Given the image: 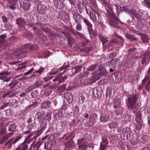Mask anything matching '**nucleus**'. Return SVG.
I'll return each instance as SVG.
<instances>
[{"label": "nucleus", "mask_w": 150, "mask_h": 150, "mask_svg": "<svg viewBox=\"0 0 150 150\" xmlns=\"http://www.w3.org/2000/svg\"><path fill=\"white\" fill-rule=\"evenodd\" d=\"M117 56V54L115 52H113L110 53L109 55L110 58H112L113 57H115Z\"/></svg>", "instance_id": "63"}, {"label": "nucleus", "mask_w": 150, "mask_h": 150, "mask_svg": "<svg viewBox=\"0 0 150 150\" xmlns=\"http://www.w3.org/2000/svg\"><path fill=\"white\" fill-rule=\"evenodd\" d=\"M99 38L100 41L102 42L103 45L108 41V40L106 38L103 36L99 35Z\"/></svg>", "instance_id": "34"}, {"label": "nucleus", "mask_w": 150, "mask_h": 150, "mask_svg": "<svg viewBox=\"0 0 150 150\" xmlns=\"http://www.w3.org/2000/svg\"><path fill=\"white\" fill-rule=\"evenodd\" d=\"M56 142L54 140H51L49 141L48 142H45L44 148L45 149L50 150L52 147L56 145Z\"/></svg>", "instance_id": "9"}, {"label": "nucleus", "mask_w": 150, "mask_h": 150, "mask_svg": "<svg viewBox=\"0 0 150 150\" xmlns=\"http://www.w3.org/2000/svg\"><path fill=\"white\" fill-rule=\"evenodd\" d=\"M141 63L144 66L148 65L150 61V50L147 49L143 54L141 58Z\"/></svg>", "instance_id": "3"}, {"label": "nucleus", "mask_w": 150, "mask_h": 150, "mask_svg": "<svg viewBox=\"0 0 150 150\" xmlns=\"http://www.w3.org/2000/svg\"><path fill=\"white\" fill-rule=\"evenodd\" d=\"M9 17L8 18L5 16H2L3 21L4 23H6L8 21Z\"/></svg>", "instance_id": "54"}, {"label": "nucleus", "mask_w": 150, "mask_h": 150, "mask_svg": "<svg viewBox=\"0 0 150 150\" xmlns=\"http://www.w3.org/2000/svg\"><path fill=\"white\" fill-rule=\"evenodd\" d=\"M110 116L109 115L103 113L101 115L100 117V120L102 122H107L109 120Z\"/></svg>", "instance_id": "21"}, {"label": "nucleus", "mask_w": 150, "mask_h": 150, "mask_svg": "<svg viewBox=\"0 0 150 150\" xmlns=\"http://www.w3.org/2000/svg\"><path fill=\"white\" fill-rule=\"evenodd\" d=\"M89 15L90 18L94 22L98 21L99 19L98 13L91 7H90Z\"/></svg>", "instance_id": "5"}, {"label": "nucleus", "mask_w": 150, "mask_h": 150, "mask_svg": "<svg viewBox=\"0 0 150 150\" xmlns=\"http://www.w3.org/2000/svg\"><path fill=\"white\" fill-rule=\"evenodd\" d=\"M47 125V123L45 121L43 122L42 124H41L40 125V127H41V130H42L44 129L45 128Z\"/></svg>", "instance_id": "56"}, {"label": "nucleus", "mask_w": 150, "mask_h": 150, "mask_svg": "<svg viewBox=\"0 0 150 150\" xmlns=\"http://www.w3.org/2000/svg\"><path fill=\"white\" fill-rule=\"evenodd\" d=\"M78 8L79 13H82L86 8V6L83 3L79 2L77 5Z\"/></svg>", "instance_id": "13"}, {"label": "nucleus", "mask_w": 150, "mask_h": 150, "mask_svg": "<svg viewBox=\"0 0 150 150\" xmlns=\"http://www.w3.org/2000/svg\"><path fill=\"white\" fill-rule=\"evenodd\" d=\"M109 128L110 129H112L117 127V124L116 122H112L108 124Z\"/></svg>", "instance_id": "37"}, {"label": "nucleus", "mask_w": 150, "mask_h": 150, "mask_svg": "<svg viewBox=\"0 0 150 150\" xmlns=\"http://www.w3.org/2000/svg\"><path fill=\"white\" fill-rule=\"evenodd\" d=\"M11 74L7 71H3L0 72V76H2L4 78Z\"/></svg>", "instance_id": "35"}, {"label": "nucleus", "mask_w": 150, "mask_h": 150, "mask_svg": "<svg viewBox=\"0 0 150 150\" xmlns=\"http://www.w3.org/2000/svg\"><path fill=\"white\" fill-rule=\"evenodd\" d=\"M98 70L100 71V73L103 75L105 76L107 75L108 72L106 71V69L105 68H103L100 69H99Z\"/></svg>", "instance_id": "42"}, {"label": "nucleus", "mask_w": 150, "mask_h": 150, "mask_svg": "<svg viewBox=\"0 0 150 150\" xmlns=\"http://www.w3.org/2000/svg\"><path fill=\"white\" fill-rule=\"evenodd\" d=\"M101 91L97 88H95L93 89V94L96 98L101 96Z\"/></svg>", "instance_id": "19"}, {"label": "nucleus", "mask_w": 150, "mask_h": 150, "mask_svg": "<svg viewBox=\"0 0 150 150\" xmlns=\"http://www.w3.org/2000/svg\"><path fill=\"white\" fill-rule=\"evenodd\" d=\"M75 39L73 37H68V42L69 45H71L74 41Z\"/></svg>", "instance_id": "55"}, {"label": "nucleus", "mask_w": 150, "mask_h": 150, "mask_svg": "<svg viewBox=\"0 0 150 150\" xmlns=\"http://www.w3.org/2000/svg\"><path fill=\"white\" fill-rule=\"evenodd\" d=\"M45 114V113L44 111H41L40 112H38L36 113V115L38 116V118H40L43 117Z\"/></svg>", "instance_id": "40"}, {"label": "nucleus", "mask_w": 150, "mask_h": 150, "mask_svg": "<svg viewBox=\"0 0 150 150\" xmlns=\"http://www.w3.org/2000/svg\"><path fill=\"white\" fill-rule=\"evenodd\" d=\"M13 139V138L10 139L4 144L5 146H8L7 148L8 149L11 148L12 147V142Z\"/></svg>", "instance_id": "31"}, {"label": "nucleus", "mask_w": 150, "mask_h": 150, "mask_svg": "<svg viewBox=\"0 0 150 150\" xmlns=\"http://www.w3.org/2000/svg\"><path fill=\"white\" fill-rule=\"evenodd\" d=\"M68 78V77L67 76L61 77L60 75L56 76L55 78L53 79V81H55L58 80L59 83L64 81L66 79Z\"/></svg>", "instance_id": "18"}, {"label": "nucleus", "mask_w": 150, "mask_h": 150, "mask_svg": "<svg viewBox=\"0 0 150 150\" xmlns=\"http://www.w3.org/2000/svg\"><path fill=\"white\" fill-rule=\"evenodd\" d=\"M125 36L127 38L131 41H136L137 40V38L135 37L134 36L132 35H130L127 33H126L125 34Z\"/></svg>", "instance_id": "27"}, {"label": "nucleus", "mask_w": 150, "mask_h": 150, "mask_svg": "<svg viewBox=\"0 0 150 150\" xmlns=\"http://www.w3.org/2000/svg\"><path fill=\"white\" fill-rule=\"evenodd\" d=\"M4 27L5 29L4 30H11L12 28V25L10 24L7 23L6 24Z\"/></svg>", "instance_id": "44"}, {"label": "nucleus", "mask_w": 150, "mask_h": 150, "mask_svg": "<svg viewBox=\"0 0 150 150\" xmlns=\"http://www.w3.org/2000/svg\"><path fill=\"white\" fill-rule=\"evenodd\" d=\"M79 23H76L77 25L76 27V29L77 30L81 31L82 30V25Z\"/></svg>", "instance_id": "52"}, {"label": "nucleus", "mask_w": 150, "mask_h": 150, "mask_svg": "<svg viewBox=\"0 0 150 150\" xmlns=\"http://www.w3.org/2000/svg\"><path fill=\"white\" fill-rule=\"evenodd\" d=\"M13 133H9L2 137L0 139V144H3L12 135Z\"/></svg>", "instance_id": "12"}, {"label": "nucleus", "mask_w": 150, "mask_h": 150, "mask_svg": "<svg viewBox=\"0 0 150 150\" xmlns=\"http://www.w3.org/2000/svg\"><path fill=\"white\" fill-rule=\"evenodd\" d=\"M90 41L88 40H87L83 42L81 44V45L83 47H84L86 46L87 44Z\"/></svg>", "instance_id": "61"}, {"label": "nucleus", "mask_w": 150, "mask_h": 150, "mask_svg": "<svg viewBox=\"0 0 150 150\" xmlns=\"http://www.w3.org/2000/svg\"><path fill=\"white\" fill-rule=\"evenodd\" d=\"M50 25L48 24H45L44 27L42 28V30L46 33H49L50 28Z\"/></svg>", "instance_id": "33"}, {"label": "nucleus", "mask_w": 150, "mask_h": 150, "mask_svg": "<svg viewBox=\"0 0 150 150\" xmlns=\"http://www.w3.org/2000/svg\"><path fill=\"white\" fill-rule=\"evenodd\" d=\"M123 109L122 108H120L119 110L115 111V113L117 115H121L123 113Z\"/></svg>", "instance_id": "51"}, {"label": "nucleus", "mask_w": 150, "mask_h": 150, "mask_svg": "<svg viewBox=\"0 0 150 150\" xmlns=\"http://www.w3.org/2000/svg\"><path fill=\"white\" fill-rule=\"evenodd\" d=\"M144 27L143 24L141 23H140L138 24L137 25V27L138 29L139 30H142Z\"/></svg>", "instance_id": "59"}, {"label": "nucleus", "mask_w": 150, "mask_h": 150, "mask_svg": "<svg viewBox=\"0 0 150 150\" xmlns=\"http://www.w3.org/2000/svg\"><path fill=\"white\" fill-rule=\"evenodd\" d=\"M148 79H146L145 77L142 80V83L138 86V89L139 90H142L145 86V84L146 82L147 81Z\"/></svg>", "instance_id": "32"}, {"label": "nucleus", "mask_w": 150, "mask_h": 150, "mask_svg": "<svg viewBox=\"0 0 150 150\" xmlns=\"http://www.w3.org/2000/svg\"><path fill=\"white\" fill-rule=\"evenodd\" d=\"M113 105L114 108H116L120 107L121 105V103L119 100L116 99L114 101Z\"/></svg>", "instance_id": "29"}, {"label": "nucleus", "mask_w": 150, "mask_h": 150, "mask_svg": "<svg viewBox=\"0 0 150 150\" xmlns=\"http://www.w3.org/2000/svg\"><path fill=\"white\" fill-rule=\"evenodd\" d=\"M51 102L48 100L43 102L41 104V107L42 109H45L48 108L50 105Z\"/></svg>", "instance_id": "25"}, {"label": "nucleus", "mask_w": 150, "mask_h": 150, "mask_svg": "<svg viewBox=\"0 0 150 150\" xmlns=\"http://www.w3.org/2000/svg\"><path fill=\"white\" fill-rule=\"evenodd\" d=\"M31 96L33 98H35L38 95V90L33 91L31 93Z\"/></svg>", "instance_id": "46"}, {"label": "nucleus", "mask_w": 150, "mask_h": 150, "mask_svg": "<svg viewBox=\"0 0 150 150\" xmlns=\"http://www.w3.org/2000/svg\"><path fill=\"white\" fill-rule=\"evenodd\" d=\"M119 60L115 58L109 61L108 63H107V65L110 67V70L111 72L113 71L115 68V64H117L119 62H118Z\"/></svg>", "instance_id": "7"}, {"label": "nucleus", "mask_w": 150, "mask_h": 150, "mask_svg": "<svg viewBox=\"0 0 150 150\" xmlns=\"http://www.w3.org/2000/svg\"><path fill=\"white\" fill-rule=\"evenodd\" d=\"M84 23L86 24L87 26V28L89 34L91 38H92V35L94 36V33L93 29V25L91 22L88 19L84 18H83Z\"/></svg>", "instance_id": "4"}, {"label": "nucleus", "mask_w": 150, "mask_h": 150, "mask_svg": "<svg viewBox=\"0 0 150 150\" xmlns=\"http://www.w3.org/2000/svg\"><path fill=\"white\" fill-rule=\"evenodd\" d=\"M44 68L41 67L38 70H35V71H36V73H38L39 74H41L44 71Z\"/></svg>", "instance_id": "57"}, {"label": "nucleus", "mask_w": 150, "mask_h": 150, "mask_svg": "<svg viewBox=\"0 0 150 150\" xmlns=\"http://www.w3.org/2000/svg\"><path fill=\"white\" fill-rule=\"evenodd\" d=\"M91 5L95 8H97L98 6L96 1L95 0H93L91 2Z\"/></svg>", "instance_id": "53"}, {"label": "nucleus", "mask_w": 150, "mask_h": 150, "mask_svg": "<svg viewBox=\"0 0 150 150\" xmlns=\"http://www.w3.org/2000/svg\"><path fill=\"white\" fill-rule=\"evenodd\" d=\"M9 103H6L1 105L0 107V109H3L8 106L9 105Z\"/></svg>", "instance_id": "62"}, {"label": "nucleus", "mask_w": 150, "mask_h": 150, "mask_svg": "<svg viewBox=\"0 0 150 150\" xmlns=\"http://www.w3.org/2000/svg\"><path fill=\"white\" fill-rule=\"evenodd\" d=\"M40 146V145H38L37 142L35 144H31L29 149V150H31L32 149L33 147V150H38Z\"/></svg>", "instance_id": "30"}, {"label": "nucleus", "mask_w": 150, "mask_h": 150, "mask_svg": "<svg viewBox=\"0 0 150 150\" xmlns=\"http://www.w3.org/2000/svg\"><path fill=\"white\" fill-rule=\"evenodd\" d=\"M144 5L145 7L150 10V1L144 4Z\"/></svg>", "instance_id": "64"}, {"label": "nucleus", "mask_w": 150, "mask_h": 150, "mask_svg": "<svg viewBox=\"0 0 150 150\" xmlns=\"http://www.w3.org/2000/svg\"><path fill=\"white\" fill-rule=\"evenodd\" d=\"M95 119H93L92 118H89V121L88 122V126L91 127L95 123Z\"/></svg>", "instance_id": "43"}, {"label": "nucleus", "mask_w": 150, "mask_h": 150, "mask_svg": "<svg viewBox=\"0 0 150 150\" xmlns=\"http://www.w3.org/2000/svg\"><path fill=\"white\" fill-rule=\"evenodd\" d=\"M20 146L22 150H27L28 147V145L26 143H23Z\"/></svg>", "instance_id": "47"}, {"label": "nucleus", "mask_w": 150, "mask_h": 150, "mask_svg": "<svg viewBox=\"0 0 150 150\" xmlns=\"http://www.w3.org/2000/svg\"><path fill=\"white\" fill-rule=\"evenodd\" d=\"M56 4L57 8L60 9H62L64 8L63 3L61 2V1H59L58 3L55 4V5Z\"/></svg>", "instance_id": "38"}, {"label": "nucleus", "mask_w": 150, "mask_h": 150, "mask_svg": "<svg viewBox=\"0 0 150 150\" xmlns=\"http://www.w3.org/2000/svg\"><path fill=\"white\" fill-rule=\"evenodd\" d=\"M88 74V72L87 71H85L83 73H81L80 74L79 76L81 78H85L87 76Z\"/></svg>", "instance_id": "50"}, {"label": "nucleus", "mask_w": 150, "mask_h": 150, "mask_svg": "<svg viewBox=\"0 0 150 150\" xmlns=\"http://www.w3.org/2000/svg\"><path fill=\"white\" fill-rule=\"evenodd\" d=\"M98 64L97 62H96L94 64L91 65L87 68V70L90 71L94 70L98 67Z\"/></svg>", "instance_id": "23"}, {"label": "nucleus", "mask_w": 150, "mask_h": 150, "mask_svg": "<svg viewBox=\"0 0 150 150\" xmlns=\"http://www.w3.org/2000/svg\"><path fill=\"white\" fill-rule=\"evenodd\" d=\"M35 87L34 86V85H32L29 86L28 88H26L25 91L27 92H29L30 91H32L34 88H35Z\"/></svg>", "instance_id": "49"}, {"label": "nucleus", "mask_w": 150, "mask_h": 150, "mask_svg": "<svg viewBox=\"0 0 150 150\" xmlns=\"http://www.w3.org/2000/svg\"><path fill=\"white\" fill-rule=\"evenodd\" d=\"M44 82V81L43 80L40 79L35 82L33 85L35 88H38L39 86L42 85Z\"/></svg>", "instance_id": "28"}, {"label": "nucleus", "mask_w": 150, "mask_h": 150, "mask_svg": "<svg viewBox=\"0 0 150 150\" xmlns=\"http://www.w3.org/2000/svg\"><path fill=\"white\" fill-rule=\"evenodd\" d=\"M73 18L76 23H80V19L82 18V16L78 13H74L73 14Z\"/></svg>", "instance_id": "22"}, {"label": "nucleus", "mask_w": 150, "mask_h": 150, "mask_svg": "<svg viewBox=\"0 0 150 150\" xmlns=\"http://www.w3.org/2000/svg\"><path fill=\"white\" fill-rule=\"evenodd\" d=\"M23 48L24 50H26V52H27V50H33L34 49V47L33 45L30 44H27L24 45Z\"/></svg>", "instance_id": "24"}, {"label": "nucleus", "mask_w": 150, "mask_h": 150, "mask_svg": "<svg viewBox=\"0 0 150 150\" xmlns=\"http://www.w3.org/2000/svg\"><path fill=\"white\" fill-rule=\"evenodd\" d=\"M65 98L67 100L69 103H71L73 100V96L72 94L70 93H65L64 94Z\"/></svg>", "instance_id": "16"}, {"label": "nucleus", "mask_w": 150, "mask_h": 150, "mask_svg": "<svg viewBox=\"0 0 150 150\" xmlns=\"http://www.w3.org/2000/svg\"><path fill=\"white\" fill-rule=\"evenodd\" d=\"M78 143L79 144V149H86L87 146L84 142V139H80L78 140Z\"/></svg>", "instance_id": "11"}, {"label": "nucleus", "mask_w": 150, "mask_h": 150, "mask_svg": "<svg viewBox=\"0 0 150 150\" xmlns=\"http://www.w3.org/2000/svg\"><path fill=\"white\" fill-rule=\"evenodd\" d=\"M16 23L18 26L23 28L26 25V22L22 18H18L16 20Z\"/></svg>", "instance_id": "15"}, {"label": "nucleus", "mask_w": 150, "mask_h": 150, "mask_svg": "<svg viewBox=\"0 0 150 150\" xmlns=\"http://www.w3.org/2000/svg\"><path fill=\"white\" fill-rule=\"evenodd\" d=\"M16 126L14 124H11L8 127V131H14L16 129Z\"/></svg>", "instance_id": "36"}, {"label": "nucleus", "mask_w": 150, "mask_h": 150, "mask_svg": "<svg viewBox=\"0 0 150 150\" xmlns=\"http://www.w3.org/2000/svg\"><path fill=\"white\" fill-rule=\"evenodd\" d=\"M71 33H72V34L75 36H77L78 35L81 38L84 39H86V35L80 33L75 30H72L71 31Z\"/></svg>", "instance_id": "20"}, {"label": "nucleus", "mask_w": 150, "mask_h": 150, "mask_svg": "<svg viewBox=\"0 0 150 150\" xmlns=\"http://www.w3.org/2000/svg\"><path fill=\"white\" fill-rule=\"evenodd\" d=\"M130 143L133 145H136L137 143V140L136 137H133L130 140Z\"/></svg>", "instance_id": "48"}, {"label": "nucleus", "mask_w": 150, "mask_h": 150, "mask_svg": "<svg viewBox=\"0 0 150 150\" xmlns=\"http://www.w3.org/2000/svg\"><path fill=\"white\" fill-rule=\"evenodd\" d=\"M86 98L83 95L80 96L79 98V101L83 103L84 101L85 100Z\"/></svg>", "instance_id": "60"}, {"label": "nucleus", "mask_w": 150, "mask_h": 150, "mask_svg": "<svg viewBox=\"0 0 150 150\" xmlns=\"http://www.w3.org/2000/svg\"><path fill=\"white\" fill-rule=\"evenodd\" d=\"M149 79V81L146 84L145 89L146 91L149 92L150 91V78Z\"/></svg>", "instance_id": "45"}, {"label": "nucleus", "mask_w": 150, "mask_h": 150, "mask_svg": "<svg viewBox=\"0 0 150 150\" xmlns=\"http://www.w3.org/2000/svg\"><path fill=\"white\" fill-rule=\"evenodd\" d=\"M122 134L123 135V138L122 139V135L121 134H120V136L121 139L122 140H128L129 139H130V135L128 134L127 132H125V133H122Z\"/></svg>", "instance_id": "26"}, {"label": "nucleus", "mask_w": 150, "mask_h": 150, "mask_svg": "<svg viewBox=\"0 0 150 150\" xmlns=\"http://www.w3.org/2000/svg\"><path fill=\"white\" fill-rule=\"evenodd\" d=\"M102 142L100 143L99 150H105L108 146V141L106 136L102 137Z\"/></svg>", "instance_id": "6"}, {"label": "nucleus", "mask_w": 150, "mask_h": 150, "mask_svg": "<svg viewBox=\"0 0 150 150\" xmlns=\"http://www.w3.org/2000/svg\"><path fill=\"white\" fill-rule=\"evenodd\" d=\"M52 90L51 88H49V90H46L45 95L46 96H49L52 92Z\"/></svg>", "instance_id": "58"}, {"label": "nucleus", "mask_w": 150, "mask_h": 150, "mask_svg": "<svg viewBox=\"0 0 150 150\" xmlns=\"http://www.w3.org/2000/svg\"><path fill=\"white\" fill-rule=\"evenodd\" d=\"M122 23L116 17H114L110 20L109 21V24L114 27H116L117 26L119 23Z\"/></svg>", "instance_id": "8"}, {"label": "nucleus", "mask_w": 150, "mask_h": 150, "mask_svg": "<svg viewBox=\"0 0 150 150\" xmlns=\"http://www.w3.org/2000/svg\"><path fill=\"white\" fill-rule=\"evenodd\" d=\"M128 102L127 105L128 109L134 111L137 110L136 103L137 101V95L133 94L131 95H127Z\"/></svg>", "instance_id": "1"}, {"label": "nucleus", "mask_w": 150, "mask_h": 150, "mask_svg": "<svg viewBox=\"0 0 150 150\" xmlns=\"http://www.w3.org/2000/svg\"><path fill=\"white\" fill-rule=\"evenodd\" d=\"M82 67V66H78L73 67L70 70V71H71V73L70 72L69 74L71 75L76 74L81 70Z\"/></svg>", "instance_id": "10"}, {"label": "nucleus", "mask_w": 150, "mask_h": 150, "mask_svg": "<svg viewBox=\"0 0 150 150\" xmlns=\"http://www.w3.org/2000/svg\"><path fill=\"white\" fill-rule=\"evenodd\" d=\"M16 85L17 83L15 82H12L10 83L8 85V86L10 87V90L3 95V97L12 98L15 96L17 93L16 92V90L17 88L16 87Z\"/></svg>", "instance_id": "2"}, {"label": "nucleus", "mask_w": 150, "mask_h": 150, "mask_svg": "<svg viewBox=\"0 0 150 150\" xmlns=\"http://www.w3.org/2000/svg\"><path fill=\"white\" fill-rule=\"evenodd\" d=\"M137 122L138 123L136 125L135 128L136 129L139 130L141 129L142 125L139 120L137 119Z\"/></svg>", "instance_id": "39"}, {"label": "nucleus", "mask_w": 150, "mask_h": 150, "mask_svg": "<svg viewBox=\"0 0 150 150\" xmlns=\"http://www.w3.org/2000/svg\"><path fill=\"white\" fill-rule=\"evenodd\" d=\"M141 38L142 42L144 44H147L149 43V41L150 40V38L149 36L146 34H144L143 33L141 34Z\"/></svg>", "instance_id": "14"}, {"label": "nucleus", "mask_w": 150, "mask_h": 150, "mask_svg": "<svg viewBox=\"0 0 150 150\" xmlns=\"http://www.w3.org/2000/svg\"><path fill=\"white\" fill-rule=\"evenodd\" d=\"M112 89L110 88H107L106 91V97L109 96L110 97L112 94Z\"/></svg>", "instance_id": "41"}, {"label": "nucleus", "mask_w": 150, "mask_h": 150, "mask_svg": "<svg viewBox=\"0 0 150 150\" xmlns=\"http://www.w3.org/2000/svg\"><path fill=\"white\" fill-rule=\"evenodd\" d=\"M20 7L25 11H28L30 8V4L28 3L21 2L20 3Z\"/></svg>", "instance_id": "17"}]
</instances>
